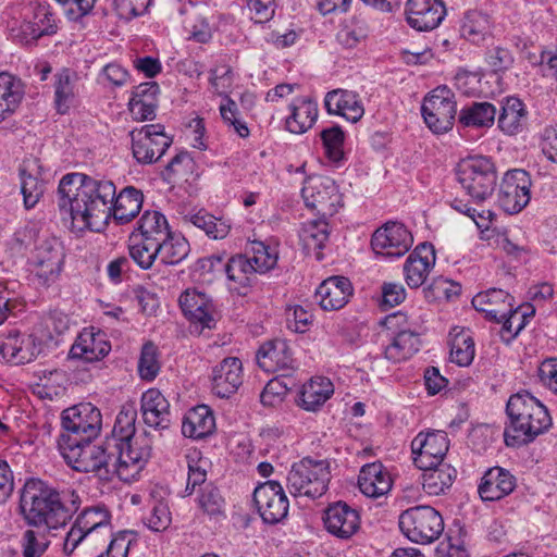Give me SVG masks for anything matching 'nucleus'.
<instances>
[{
    "mask_svg": "<svg viewBox=\"0 0 557 557\" xmlns=\"http://www.w3.org/2000/svg\"><path fill=\"white\" fill-rule=\"evenodd\" d=\"M58 207L71 216L78 231L101 232L113 218L119 224L131 222L141 210L144 195L126 186L116 195L112 181L83 173L64 175L58 186Z\"/></svg>",
    "mask_w": 557,
    "mask_h": 557,
    "instance_id": "f257e3e1",
    "label": "nucleus"
},
{
    "mask_svg": "<svg viewBox=\"0 0 557 557\" xmlns=\"http://www.w3.org/2000/svg\"><path fill=\"white\" fill-rule=\"evenodd\" d=\"M59 450L66 463L78 472H92L101 481H111L114 475L123 481L134 479L143 469V459L147 456V448L139 454L127 455V459L115 450L113 442L95 445L91 440H66L58 442Z\"/></svg>",
    "mask_w": 557,
    "mask_h": 557,
    "instance_id": "f03ea898",
    "label": "nucleus"
},
{
    "mask_svg": "<svg viewBox=\"0 0 557 557\" xmlns=\"http://www.w3.org/2000/svg\"><path fill=\"white\" fill-rule=\"evenodd\" d=\"M81 506L75 490H57L39 479H29L21 493V512L29 525L58 530L63 528Z\"/></svg>",
    "mask_w": 557,
    "mask_h": 557,
    "instance_id": "7ed1b4c3",
    "label": "nucleus"
},
{
    "mask_svg": "<svg viewBox=\"0 0 557 557\" xmlns=\"http://www.w3.org/2000/svg\"><path fill=\"white\" fill-rule=\"evenodd\" d=\"M506 414L504 440L508 447L528 445L552 425L546 406L529 392L511 395L506 404Z\"/></svg>",
    "mask_w": 557,
    "mask_h": 557,
    "instance_id": "20e7f679",
    "label": "nucleus"
},
{
    "mask_svg": "<svg viewBox=\"0 0 557 557\" xmlns=\"http://www.w3.org/2000/svg\"><path fill=\"white\" fill-rule=\"evenodd\" d=\"M14 244L20 250L29 252V263L42 285H50L58 280L65 253L57 237L37 223L29 222L15 232Z\"/></svg>",
    "mask_w": 557,
    "mask_h": 557,
    "instance_id": "39448f33",
    "label": "nucleus"
},
{
    "mask_svg": "<svg viewBox=\"0 0 557 557\" xmlns=\"http://www.w3.org/2000/svg\"><path fill=\"white\" fill-rule=\"evenodd\" d=\"M457 180L473 200L481 202L493 195L497 173L490 158L472 156L459 162Z\"/></svg>",
    "mask_w": 557,
    "mask_h": 557,
    "instance_id": "423d86ee",
    "label": "nucleus"
},
{
    "mask_svg": "<svg viewBox=\"0 0 557 557\" xmlns=\"http://www.w3.org/2000/svg\"><path fill=\"white\" fill-rule=\"evenodd\" d=\"M330 481V463L326 460L304 458L293 465L287 475V488L294 496L317 498L325 494Z\"/></svg>",
    "mask_w": 557,
    "mask_h": 557,
    "instance_id": "0eeeda50",
    "label": "nucleus"
},
{
    "mask_svg": "<svg viewBox=\"0 0 557 557\" xmlns=\"http://www.w3.org/2000/svg\"><path fill=\"white\" fill-rule=\"evenodd\" d=\"M96 533L103 535L102 545L112 535L111 513L103 506L85 508L66 533L63 550L71 555L79 544L92 543Z\"/></svg>",
    "mask_w": 557,
    "mask_h": 557,
    "instance_id": "6e6552de",
    "label": "nucleus"
},
{
    "mask_svg": "<svg viewBox=\"0 0 557 557\" xmlns=\"http://www.w3.org/2000/svg\"><path fill=\"white\" fill-rule=\"evenodd\" d=\"M399 529L411 542L430 544L444 531L441 513L431 506H414L403 511L398 519Z\"/></svg>",
    "mask_w": 557,
    "mask_h": 557,
    "instance_id": "1a4fd4ad",
    "label": "nucleus"
},
{
    "mask_svg": "<svg viewBox=\"0 0 557 557\" xmlns=\"http://www.w3.org/2000/svg\"><path fill=\"white\" fill-rule=\"evenodd\" d=\"M137 409L134 404H125L116 416L112 430V436L107 442H113L116 445L115 450L122 458L127 459V455L139 454L141 448H147V456L143 459V466L151 456V440L147 433L136 436Z\"/></svg>",
    "mask_w": 557,
    "mask_h": 557,
    "instance_id": "9d476101",
    "label": "nucleus"
},
{
    "mask_svg": "<svg viewBox=\"0 0 557 557\" xmlns=\"http://www.w3.org/2000/svg\"><path fill=\"white\" fill-rule=\"evenodd\" d=\"M102 417L100 410L90 403H83L62 412V426L64 433L58 442L66 440H94L101 429Z\"/></svg>",
    "mask_w": 557,
    "mask_h": 557,
    "instance_id": "9b49d317",
    "label": "nucleus"
},
{
    "mask_svg": "<svg viewBox=\"0 0 557 557\" xmlns=\"http://www.w3.org/2000/svg\"><path fill=\"white\" fill-rule=\"evenodd\" d=\"M421 112L425 124L433 133L448 132L457 113L454 92L446 86L436 87L424 98Z\"/></svg>",
    "mask_w": 557,
    "mask_h": 557,
    "instance_id": "f8f14e48",
    "label": "nucleus"
},
{
    "mask_svg": "<svg viewBox=\"0 0 557 557\" xmlns=\"http://www.w3.org/2000/svg\"><path fill=\"white\" fill-rule=\"evenodd\" d=\"M129 136L133 157L143 165L158 162L172 145V138L164 133V127L160 124H148L135 128Z\"/></svg>",
    "mask_w": 557,
    "mask_h": 557,
    "instance_id": "ddd939ff",
    "label": "nucleus"
},
{
    "mask_svg": "<svg viewBox=\"0 0 557 557\" xmlns=\"http://www.w3.org/2000/svg\"><path fill=\"white\" fill-rule=\"evenodd\" d=\"M413 244L411 232L400 222L388 221L372 235L371 246L376 255L385 258H399L409 251Z\"/></svg>",
    "mask_w": 557,
    "mask_h": 557,
    "instance_id": "4468645a",
    "label": "nucleus"
},
{
    "mask_svg": "<svg viewBox=\"0 0 557 557\" xmlns=\"http://www.w3.org/2000/svg\"><path fill=\"white\" fill-rule=\"evenodd\" d=\"M253 502L262 520L275 524L286 518L289 503L277 481H267L253 491Z\"/></svg>",
    "mask_w": 557,
    "mask_h": 557,
    "instance_id": "2eb2a0df",
    "label": "nucleus"
},
{
    "mask_svg": "<svg viewBox=\"0 0 557 557\" xmlns=\"http://www.w3.org/2000/svg\"><path fill=\"white\" fill-rule=\"evenodd\" d=\"M531 178L527 171H508L500 183L498 203L508 213L520 212L530 201Z\"/></svg>",
    "mask_w": 557,
    "mask_h": 557,
    "instance_id": "dca6fc26",
    "label": "nucleus"
},
{
    "mask_svg": "<svg viewBox=\"0 0 557 557\" xmlns=\"http://www.w3.org/2000/svg\"><path fill=\"white\" fill-rule=\"evenodd\" d=\"M301 194L306 206L322 215H333L341 200L335 182L326 176L309 177L305 182Z\"/></svg>",
    "mask_w": 557,
    "mask_h": 557,
    "instance_id": "f3484780",
    "label": "nucleus"
},
{
    "mask_svg": "<svg viewBox=\"0 0 557 557\" xmlns=\"http://www.w3.org/2000/svg\"><path fill=\"white\" fill-rule=\"evenodd\" d=\"M448 448L449 440L446 432H420L411 442L413 463L418 468H430L443 463Z\"/></svg>",
    "mask_w": 557,
    "mask_h": 557,
    "instance_id": "a211bd4d",
    "label": "nucleus"
},
{
    "mask_svg": "<svg viewBox=\"0 0 557 557\" xmlns=\"http://www.w3.org/2000/svg\"><path fill=\"white\" fill-rule=\"evenodd\" d=\"M29 11V15L25 17L16 35L23 44H33L44 36H51L57 33L55 14L49 4L32 3Z\"/></svg>",
    "mask_w": 557,
    "mask_h": 557,
    "instance_id": "6ab92c4d",
    "label": "nucleus"
},
{
    "mask_svg": "<svg viewBox=\"0 0 557 557\" xmlns=\"http://www.w3.org/2000/svg\"><path fill=\"white\" fill-rule=\"evenodd\" d=\"M446 15L443 0H407L406 22L418 32H430L440 26Z\"/></svg>",
    "mask_w": 557,
    "mask_h": 557,
    "instance_id": "aec40b11",
    "label": "nucleus"
},
{
    "mask_svg": "<svg viewBox=\"0 0 557 557\" xmlns=\"http://www.w3.org/2000/svg\"><path fill=\"white\" fill-rule=\"evenodd\" d=\"M323 522L326 531L341 540L352 537L360 529V515L357 509L344 502H336L324 510Z\"/></svg>",
    "mask_w": 557,
    "mask_h": 557,
    "instance_id": "412c9836",
    "label": "nucleus"
},
{
    "mask_svg": "<svg viewBox=\"0 0 557 557\" xmlns=\"http://www.w3.org/2000/svg\"><path fill=\"white\" fill-rule=\"evenodd\" d=\"M435 249L430 243L418 245L404 264L405 281L410 288L424 284L435 264Z\"/></svg>",
    "mask_w": 557,
    "mask_h": 557,
    "instance_id": "4be33fe9",
    "label": "nucleus"
},
{
    "mask_svg": "<svg viewBox=\"0 0 557 557\" xmlns=\"http://www.w3.org/2000/svg\"><path fill=\"white\" fill-rule=\"evenodd\" d=\"M242 383L243 367L236 357L224 358L212 369V391L221 398L230 397Z\"/></svg>",
    "mask_w": 557,
    "mask_h": 557,
    "instance_id": "5701e85b",
    "label": "nucleus"
},
{
    "mask_svg": "<svg viewBox=\"0 0 557 557\" xmlns=\"http://www.w3.org/2000/svg\"><path fill=\"white\" fill-rule=\"evenodd\" d=\"M351 295L352 286L347 277L331 276L317 288L314 299L323 310L333 311L343 308Z\"/></svg>",
    "mask_w": 557,
    "mask_h": 557,
    "instance_id": "b1692460",
    "label": "nucleus"
},
{
    "mask_svg": "<svg viewBox=\"0 0 557 557\" xmlns=\"http://www.w3.org/2000/svg\"><path fill=\"white\" fill-rule=\"evenodd\" d=\"M110 350L111 345L106 339L104 333L84 330L72 345L69 357L94 362L104 358Z\"/></svg>",
    "mask_w": 557,
    "mask_h": 557,
    "instance_id": "393cba45",
    "label": "nucleus"
},
{
    "mask_svg": "<svg viewBox=\"0 0 557 557\" xmlns=\"http://www.w3.org/2000/svg\"><path fill=\"white\" fill-rule=\"evenodd\" d=\"M140 411L146 425L156 430L170 426V404L160 391L150 388L141 395Z\"/></svg>",
    "mask_w": 557,
    "mask_h": 557,
    "instance_id": "a878e982",
    "label": "nucleus"
},
{
    "mask_svg": "<svg viewBox=\"0 0 557 557\" xmlns=\"http://www.w3.org/2000/svg\"><path fill=\"white\" fill-rule=\"evenodd\" d=\"M257 363L267 373L293 368L294 359L289 346L283 339L265 342L257 351Z\"/></svg>",
    "mask_w": 557,
    "mask_h": 557,
    "instance_id": "bb28decb",
    "label": "nucleus"
},
{
    "mask_svg": "<svg viewBox=\"0 0 557 557\" xmlns=\"http://www.w3.org/2000/svg\"><path fill=\"white\" fill-rule=\"evenodd\" d=\"M512 305L513 297L500 288H490L472 298V306L495 322L503 321L506 314L511 312Z\"/></svg>",
    "mask_w": 557,
    "mask_h": 557,
    "instance_id": "cd10ccee",
    "label": "nucleus"
},
{
    "mask_svg": "<svg viewBox=\"0 0 557 557\" xmlns=\"http://www.w3.org/2000/svg\"><path fill=\"white\" fill-rule=\"evenodd\" d=\"M324 106L329 114L341 115L351 123L358 122L364 114L359 96L350 90L329 91L324 99Z\"/></svg>",
    "mask_w": 557,
    "mask_h": 557,
    "instance_id": "c85d7f7f",
    "label": "nucleus"
},
{
    "mask_svg": "<svg viewBox=\"0 0 557 557\" xmlns=\"http://www.w3.org/2000/svg\"><path fill=\"white\" fill-rule=\"evenodd\" d=\"M41 351L33 336H22L20 333L9 334L0 345V357L7 362L24 364L33 361Z\"/></svg>",
    "mask_w": 557,
    "mask_h": 557,
    "instance_id": "c756f323",
    "label": "nucleus"
},
{
    "mask_svg": "<svg viewBox=\"0 0 557 557\" xmlns=\"http://www.w3.org/2000/svg\"><path fill=\"white\" fill-rule=\"evenodd\" d=\"M516 487V479L509 471L495 467L488 469L479 485V494L485 502L498 500Z\"/></svg>",
    "mask_w": 557,
    "mask_h": 557,
    "instance_id": "7c9ffc66",
    "label": "nucleus"
},
{
    "mask_svg": "<svg viewBox=\"0 0 557 557\" xmlns=\"http://www.w3.org/2000/svg\"><path fill=\"white\" fill-rule=\"evenodd\" d=\"M178 301L184 315L191 322L208 329L214 325L213 306L203 293L187 289Z\"/></svg>",
    "mask_w": 557,
    "mask_h": 557,
    "instance_id": "2f4dec72",
    "label": "nucleus"
},
{
    "mask_svg": "<svg viewBox=\"0 0 557 557\" xmlns=\"http://www.w3.org/2000/svg\"><path fill=\"white\" fill-rule=\"evenodd\" d=\"M358 485L362 494L377 498L389 492L392 478L381 462H372L361 468Z\"/></svg>",
    "mask_w": 557,
    "mask_h": 557,
    "instance_id": "473e14b6",
    "label": "nucleus"
},
{
    "mask_svg": "<svg viewBox=\"0 0 557 557\" xmlns=\"http://www.w3.org/2000/svg\"><path fill=\"white\" fill-rule=\"evenodd\" d=\"M528 111L524 103L516 97H507L502 101L497 124L508 136L522 133L527 126Z\"/></svg>",
    "mask_w": 557,
    "mask_h": 557,
    "instance_id": "72a5a7b5",
    "label": "nucleus"
},
{
    "mask_svg": "<svg viewBox=\"0 0 557 557\" xmlns=\"http://www.w3.org/2000/svg\"><path fill=\"white\" fill-rule=\"evenodd\" d=\"M215 430L212 410L206 405L196 406L187 411L182 423V433L190 438H203Z\"/></svg>",
    "mask_w": 557,
    "mask_h": 557,
    "instance_id": "f704fd0d",
    "label": "nucleus"
},
{
    "mask_svg": "<svg viewBox=\"0 0 557 557\" xmlns=\"http://www.w3.org/2000/svg\"><path fill=\"white\" fill-rule=\"evenodd\" d=\"M289 109L292 113L286 119V128L294 134L306 133L318 117L317 103L307 97L295 99Z\"/></svg>",
    "mask_w": 557,
    "mask_h": 557,
    "instance_id": "c9c22d12",
    "label": "nucleus"
},
{
    "mask_svg": "<svg viewBox=\"0 0 557 557\" xmlns=\"http://www.w3.org/2000/svg\"><path fill=\"white\" fill-rule=\"evenodd\" d=\"M22 81L8 73H0V123L15 112L24 97Z\"/></svg>",
    "mask_w": 557,
    "mask_h": 557,
    "instance_id": "e433bc0d",
    "label": "nucleus"
},
{
    "mask_svg": "<svg viewBox=\"0 0 557 557\" xmlns=\"http://www.w3.org/2000/svg\"><path fill=\"white\" fill-rule=\"evenodd\" d=\"M496 113L497 109L491 102L474 101L460 110L458 123L462 127L490 128L495 122Z\"/></svg>",
    "mask_w": 557,
    "mask_h": 557,
    "instance_id": "4c0bfd02",
    "label": "nucleus"
},
{
    "mask_svg": "<svg viewBox=\"0 0 557 557\" xmlns=\"http://www.w3.org/2000/svg\"><path fill=\"white\" fill-rule=\"evenodd\" d=\"M423 470L422 486L426 494L437 496L448 490L456 479L457 471L448 463H440Z\"/></svg>",
    "mask_w": 557,
    "mask_h": 557,
    "instance_id": "58836bf2",
    "label": "nucleus"
},
{
    "mask_svg": "<svg viewBox=\"0 0 557 557\" xmlns=\"http://www.w3.org/2000/svg\"><path fill=\"white\" fill-rule=\"evenodd\" d=\"M419 334L409 330L399 331L393 342L386 346L384 356L387 360L398 363L410 359L420 349Z\"/></svg>",
    "mask_w": 557,
    "mask_h": 557,
    "instance_id": "ea45409f",
    "label": "nucleus"
},
{
    "mask_svg": "<svg viewBox=\"0 0 557 557\" xmlns=\"http://www.w3.org/2000/svg\"><path fill=\"white\" fill-rule=\"evenodd\" d=\"M334 387L327 377H312L302 386L301 407L307 411H317L333 395Z\"/></svg>",
    "mask_w": 557,
    "mask_h": 557,
    "instance_id": "a19ab883",
    "label": "nucleus"
},
{
    "mask_svg": "<svg viewBox=\"0 0 557 557\" xmlns=\"http://www.w3.org/2000/svg\"><path fill=\"white\" fill-rule=\"evenodd\" d=\"M54 78L55 107L59 113L64 114L76 97L78 76L69 69H62L55 74Z\"/></svg>",
    "mask_w": 557,
    "mask_h": 557,
    "instance_id": "79ce46f5",
    "label": "nucleus"
},
{
    "mask_svg": "<svg viewBox=\"0 0 557 557\" xmlns=\"http://www.w3.org/2000/svg\"><path fill=\"white\" fill-rule=\"evenodd\" d=\"M329 224L325 220H312L304 224L299 237L307 253L314 252L318 260L322 259V248L329 238Z\"/></svg>",
    "mask_w": 557,
    "mask_h": 557,
    "instance_id": "37998d69",
    "label": "nucleus"
},
{
    "mask_svg": "<svg viewBox=\"0 0 557 557\" xmlns=\"http://www.w3.org/2000/svg\"><path fill=\"white\" fill-rule=\"evenodd\" d=\"M171 233L166 218L159 211H146L138 221L135 234L144 239L160 243Z\"/></svg>",
    "mask_w": 557,
    "mask_h": 557,
    "instance_id": "c03bdc74",
    "label": "nucleus"
},
{
    "mask_svg": "<svg viewBox=\"0 0 557 557\" xmlns=\"http://www.w3.org/2000/svg\"><path fill=\"white\" fill-rule=\"evenodd\" d=\"M251 261L245 255L232 257L224 267L226 276L230 281V288L245 294L251 284V277L256 274L250 264Z\"/></svg>",
    "mask_w": 557,
    "mask_h": 557,
    "instance_id": "a18cd8bd",
    "label": "nucleus"
},
{
    "mask_svg": "<svg viewBox=\"0 0 557 557\" xmlns=\"http://www.w3.org/2000/svg\"><path fill=\"white\" fill-rule=\"evenodd\" d=\"M184 221L202 230L212 239H223L231 231V224L227 221L215 218L203 209L186 214Z\"/></svg>",
    "mask_w": 557,
    "mask_h": 557,
    "instance_id": "49530a36",
    "label": "nucleus"
},
{
    "mask_svg": "<svg viewBox=\"0 0 557 557\" xmlns=\"http://www.w3.org/2000/svg\"><path fill=\"white\" fill-rule=\"evenodd\" d=\"M450 336V360L460 367L469 366L475 355L473 338L467 331L459 327H455Z\"/></svg>",
    "mask_w": 557,
    "mask_h": 557,
    "instance_id": "de8ad7c7",
    "label": "nucleus"
},
{
    "mask_svg": "<svg viewBox=\"0 0 557 557\" xmlns=\"http://www.w3.org/2000/svg\"><path fill=\"white\" fill-rule=\"evenodd\" d=\"M158 250L163 264L175 265L188 256L189 244L182 235L171 232L169 237L158 244Z\"/></svg>",
    "mask_w": 557,
    "mask_h": 557,
    "instance_id": "09e8293b",
    "label": "nucleus"
},
{
    "mask_svg": "<svg viewBox=\"0 0 557 557\" xmlns=\"http://www.w3.org/2000/svg\"><path fill=\"white\" fill-rule=\"evenodd\" d=\"M21 194L25 209H33L45 191V184L37 175L33 173L30 164H23L20 168Z\"/></svg>",
    "mask_w": 557,
    "mask_h": 557,
    "instance_id": "8fccbe9b",
    "label": "nucleus"
},
{
    "mask_svg": "<svg viewBox=\"0 0 557 557\" xmlns=\"http://www.w3.org/2000/svg\"><path fill=\"white\" fill-rule=\"evenodd\" d=\"M461 36L468 41L480 44L490 32V17L480 11H468L461 23Z\"/></svg>",
    "mask_w": 557,
    "mask_h": 557,
    "instance_id": "3c124183",
    "label": "nucleus"
},
{
    "mask_svg": "<svg viewBox=\"0 0 557 557\" xmlns=\"http://www.w3.org/2000/svg\"><path fill=\"white\" fill-rule=\"evenodd\" d=\"M128 251L134 262L144 270L150 269L159 257L158 243L138 237L135 232L129 236Z\"/></svg>",
    "mask_w": 557,
    "mask_h": 557,
    "instance_id": "603ef678",
    "label": "nucleus"
},
{
    "mask_svg": "<svg viewBox=\"0 0 557 557\" xmlns=\"http://www.w3.org/2000/svg\"><path fill=\"white\" fill-rule=\"evenodd\" d=\"M245 256L248 258L256 273H265L273 269L277 262V253L272 251L262 242L253 240L249 244Z\"/></svg>",
    "mask_w": 557,
    "mask_h": 557,
    "instance_id": "864d4df0",
    "label": "nucleus"
},
{
    "mask_svg": "<svg viewBox=\"0 0 557 557\" xmlns=\"http://www.w3.org/2000/svg\"><path fill=\"white\" fill-rule=\"evenodd\" d=\"M141 520L153 532L165 531L172 522L168 504L162 500H152Z\"/></svg>",
    "mask_w": 557,
    "mask_h": 557,
    "instance_id": "5fc2aeb1",
    "label": "nucleus"
},
{
    "mask_svg": "<svg viewBox=\"0 0 557 557\" xmlns=\"http://www.w3.org/2000/svg\"><path fill=\"white\" fill-rule=\"evenodd\" d=\"M534 314V310L532 309L530 313L527 311H522L520 306L515 307L512 305V310L500 321L503 323V327L500 331L502 339L506 343H510L525 326L528 319Z\"/></svg>",
    "mask_w": 557,
    "mask_h": 557,
    "instance_id": "6e6d98bb",
    "label": "nucleus"
},
{
    "mask_svg": "<svg viewBox=\"0 0 557 557\" xmlns=\"http://www.w3.org/2000/svg\"><path fill=\"white\" fill-rule=\"evenodd\" d=\"M160 368L158 347L151 342L144 344L138 360L139 376L151 382L157 377Z\"/></svg>",
    "mask_w": 557,
    "mask_h": 557,
    "instance_id": "4d7b16f0",
    "label": "nucleus"
},
{
    "mask_svg": "<svg viewBox=\"0 0 557 557\" xmlns=\"http://www.w3.org/2000/svg\"><path fill=\"white\" fill-rule=\"evenodd\" d=\"M321 139L327 159L334 163H339L344 159V139L345 135L337 125L325 128L321 132Z\"/></svg>",
    "mask_w": 557,
    "mask_h": 557,
    "instance_id": "13d9d810",
    "label": "nucleus"
},
{
    "mask_svg": "<svg viewBox=\"0 0 557 557\" xmlns=\"http://www.w3.org/2000/svg\"><path fill=\"white\" fill-rule=\"evenodd\" d=\"M109 544L96 553L95 557H127L129 547L135 542L134 535L129 531H121L109 537Z\"/></svg>",
    "mask_w": 557,
    "mask_h": 557,
    "instance_id": "bf43d9fd",
    "label": "nucleus"
},
{
    "mask_svg": "<svg viewBox=\"0 0 557 557\" xmlns=\"http://www.w3.org/2000/svg\"><path fill=\"white\" fill-rule=\"evenodd\" d=\"M188 40L198 44H208L213 36V27L209 21L201 15H191L186 18L184 24Z\"/></svg>",
    "mask_w": 557,
    "mask_h": 557,
    "instance_id": "052dcab7",
    "label": "nucleus"
},
{
    "mask_svg": "<svg viewBox=\"0 0 557 557\" xmlns=\"http://www.w3.org/2000/svg\"><path fill=\"white\" fill-rule=\"evenodd\" d=\"M219 109L223 122L233 127L239 137L245 138L249 135L246 123L239 117L237 103L230 96H225L224 102L220 104Z\"/></svg>",
    "mask_w": 557,
    "mask_h": 557,
    "instance_id": "680f3d73",
    "label": "nucleus"
},
{
    "mask_svg": "<svg viewBox=\"0 0 557 557\" xmlns=\"http://www.w3.org/2000/svg\"><path fill=\"white\" fill-rule=\"evenodd\" d=\"M198 497L199 507L209 516H219L223 513L224 499L220 491L212 484L202 487Z\"/></svg>",
    "mask_w": 557,
    "mask_h": 557,
    "instance_id": "e2e57ef3",
    "label": "nucleus"
},
{
    "mask_svg": "<svg viewBox=\"0 0 557 557\" xmlns=\"http://www.w3.org/2000/svg\"><path fill=\"white\" fill-rule=\"evenodd\" d=\"M210 86L214 94L225 99L228 89L233 84V73L230 66H216L210 71Z\"/></svg>",
    "mask_w": 557,
    "mask_h": 557,
    "instance_id": "0e129e2a",
    "label": "nucleus"
},
{
    "mask_svg": "<svg viewBox=\"0 0 557 557\" xmlns=\"http://www.w3.org/2000/svg\"><path fill=\"white\" fill-rule=\"evenodd\" d=\"M49 545L45 534L27 530L23 535V556L40 557Z\"/></svg>",
    "mask_w": 557,
    "mask_h": 557,
    "instance_id": "69168bd1",
    "label": "nucleus"
},
{
    "mask_svg": "<svg viewBox=\"0 0 557 557\" xmlns=\"http://www.w3.org/2000/svg\"><path fill=\"white\" fill-rule=\"evenodd\" d=\"M151 0H113L114 9L117 15L125 20L143 15Z\"/></svg>",
    "mask_w": 557,
    "mask_h": 557,
    "instance_id": "338daca9",
    "label": "nucleus"
},
{
    "mask_svg": "<svg viewBox=\"0 0 557 557\" xmlns=\"http://www.w3.org/2000/svg\"><path fill=\"white\" fill-rule=\"evenodd\" d=\"M539 377L543 386L557 396V358H547L541 362Z\"/></svg>",
    "mask_w": 557,
    "mask_h": 557,
    "instance_id": "774afa93",
    "label": "nucleus"
}]
</instances>
